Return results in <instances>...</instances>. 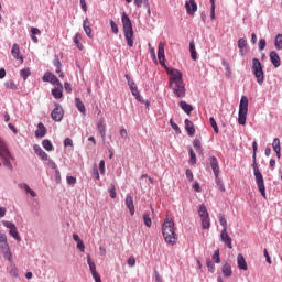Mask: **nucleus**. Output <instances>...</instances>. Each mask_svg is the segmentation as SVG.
<instances>
[{
    "instance_id": "f257e3e1",
    "label": "nucleus",
    "mask_w": 282,
    "mask_h": 282,
    "mask_svg": "<svg viewBox=\"0 0 282 282\" xmlns=\"http://www.w3.org/2000/svg\"><path fill=\"white\" fill-rule=\"evenodd\" d=\"M252 149H253V154H252V169H253V175L256 177V184L258 186V191L260 195L264 198L268 199V195L265 194V181H263V174H261V171H259V166L257 165V151L259 149V145L257 144V141L252 142Z\"/></svg>"
},
{
    "instance_id": "f03ea898",
    "label": "nucleus",
    "mask_w": 282,
    "mask_h": 282,
    "mask_svg": "<svg viewBox=\"0 0 282 282\" xmlns=\"http://www.w3.org/2000/svg\"><path fill=\"white\" fill-rule=\"evenodd\" d=\"M163 238L170 246L177 243V234H175V223L171 218H165L162 226Z\"/></svg>"
},
{
    "instance_id": "7ed1b4c3",
    "label": "nucleus",
    "mask_w": 282,
    "mask_h": 282,
    "mask_svg": "<svg viewBox=\"0 0 282 282\" xmlns=\"http://www.w3.org/2000/svg\"><path fill=\"white\" fill-rule=\"evenodd\" d=\"M121 22L123 25V34L124 39L127 41L128 47H133V24L131 23V19L127 14V12H123L121 15Z\"/></svg>"
},
{
    "instance_id": "20e7f679",
    "label": "nucleus",
    "mask_w": 282,
    "mask_h": 282,
    "mask_svg": "<svg viewBox=\"0 0 282 282\" xmlns=\"http://www.w3.org/2000/svg\"><path fill=\"white\" fill-rule=\"evenodd\" d=\"M252 73L256 76L258 85H263L265 83V73L263 72V65H261V62L259 58L254 57L252 58Z\"/></svg>"
},
{
    "instance_id": "39448f33",
    "label": "nucleus",
    "mask_w": 282,
    "mask_h": 282,
    "mask_svg": "<svg viewBox=\"0 0 282 282\" xmlns=\"http://www.w3.org/2000/svg\"><path fill=\"white\" fill-rule=\"evenodd\" d=\"M247 118H248V97L242 96L239 104L238 124H241V127L246 126Z\"/></svg>"
},
{
    "instance_id": "423d86ee",
    "label": "nucleus",
    "mask_w": 282,
    "mask_h": 282,
    "mask_svg": "<svg viewBox=\"0 0 282 282\" xmlns=\"http://www.w3.org/2000/svg\"><path fill=\"white\" fill-rule=\"evenodd\" d=\"M170 89H172L176 98H184L186 96V84L184 82L170 84Z\"/></svg>"
},
{
    "instance_id": "0eeeda50",
    "label": "nucleus",
    "mask_w": 282,
    "mask_h": 282,
    "mask_svg": "<svg viewBox=\"0 0 282 282\" xmlns=\"http://www.w3.org/2000/svg\"><path fill=\"white\" fill-rule=\"evenodd\" d=\"M165 69L169 74V84L173 85L175 83H183L184 79L182 78V72L175 69V68H169L167 66H165Z\"/></svg>"
},
{
    "instance_id": "6e6552de",
    "label": "nucleus",
    "mask_w": 282,
    "mask_h": 282,
    "mask_svg": "<svg viewBox=\"0 0 282 282\" xmlns=\"http://www.w3.org/2000/svg\"><path fill=\"white\" fill-rule=\"evenodd\" d=\"M54 109L51 112V118L54 120V122H61L63 120V117L65 116V110H63V106L61 104L55 102L54 104Z\"/></svg>"
},
{
    "instance_id": "1a4fd4ad",
    "label": "nucleus",
    "mask_w": 282,
    "mask_h": 282,
    "mask_svg": "<svg viewBox=\"0 0 282 282\" xmlns=\"http://www.w3.org/2000/svg\"><path fill=\"white\" fill-rule=\"evenodd\" d=\"M4 228L9 229V235L15 239V241H21V236L19 235V229H17V225L9 220L2 221Z\"/></svg>"
},
{
    "instance_id": "9d476101",
    "label": "nucleus",
    "mask_w": 282,
    "mask_h": 282,
    "mask_svg": "<svg viewBox=\"0 0 282 282\" xmlns=\"http://www.w3.org/2000/svg\"><path fill=\"white\" fill-rule=\"evenodd\" d=\"M43 83H51V85H57V87H61L63 89V84H61V80L56 75L52 74L51 72H46L42 77Z\"/></svg>"
},
{
    "instance_id": "9b49d317",
    "label": "nucleus",
    "mask_w": 282,
    "mask_h": 282,
    "mask_svg": "<svg viewBox=\"0 0 282 282\" xmlns=\"http://www.w3.org/2000/svg\"><path fill=\"white\" fill-rule=\"evenodd\" d=\"M220 239H221L223 243H225V246H227V248L232 249V238L228 235V229L221 230Z\"/></svg>"
},
{
    "instance_id": "f8f14e48",
    "label": "nucleus",
    "mask_w": 282,
    "mask_h": 282,
    "mask_svg": "<svg viewBox=\"0 0 282 282\" xmlns=\"http://www.w3.org/2000/svg\"><path fill=\"white\" fill-rule=\"evenodd\" d=\"M185 8H186L187 14L193 17L197 12V2H195V0L186 1Z\"/></svg>"
},
{
    "instance_id": "ddd939ff",
    "label": "nucleus",
    "mask_w": 282,
    "mask_h": 282,
    "mask_svg": "<svg viewBox=\"0 0 282 282\" xmlns=\"http://www.w3.org/2000/svg\"><path fill=\"white\" fill-rule=\"evenodd\" d=\"M126 206L130 215L133 217L135 215V205H133V196H131V194L126 196Z\"/></svg>"
},
{
    "instance_id": "4468645a",
    "label": "nucleus",
    "mask_w": 282,
    "mask_h": 282,
    "mask_svg": "<svg viewBox=\"0 0 282 282\" xmlns=\"http://www.w3.org/2000/svg\"><path fill=\"white\" fill-rule=\"evenodd\" d=\"M209 164L212 166V171L215 175V177L219 176V161L216 159V156H210L209 158Z\"/></svg>"
},
{
    "instance_id": "2eb2a0df",
    "label": "nucleus",
    "mask_w": 282,
    "mask_h": 282,
    "mask_svg": "<svg viewBox=\"0 0 282 282\" xmlns=\"http://www.w3.org/2000/svg\"><path fill=\"white\" fill-rule=\"evenodd\" d=\"M0 250L2 252L10 250V245L8 243V236L3 232H0Z\"/></svg>"
},
{
    "instance_id": "dca6fc26",
    "label": "nucleus",
    "mask_w": 282,
    "mask_h": 282,
    "mask_svg": "<svg viewBox=\"0 0 282 282\" xmlns=\"http://www.w3.org/2000/svg\"><path fill=\"white\" fill-rule=\"evenodd\" d=\"M269 56L272 65L275 68L281 67V57L279 56V53H276V51H271Z\"/></svg>"
},
{
    "instance_id": "f3484780",
    "label": "nucleus",
    "mask_w": 282,
    "mask_h": 282,
    "mask_svg": "<svg viewBox=\"0 0 282 282\" xmlns=\"http://www.w3.org/2000/svg\"><path fill=\"white\" fill-rule=\"evenodd\" d=\"M11 54L15 61H21L23 63V55H21V50L19 48V44H13Z\"/></svg>"
},
{
    "instance_id": "a211bd4d",
    "label": "nucleus",
    "mask_w": 282,
    "mask_h": 282,
    "mask_svg": "<svg viewBox=\"0 0 282 282\" xmlns=\"http://www.w3.org/2000/svg\"><path fill=\"white\" fill-rule=\"evenodd\" d=\"M83 28L88 39H94V34L91 33V22H89L88 18L84 20Z\"/></svg>"
},
{
    "instance_id": "6ab92c4d",
    "label": "nucleus",
    "mask_w": 282,
    "mask_h": 282,
    "mask_svg": "<svg viewBox=\"0 0 282 282\" xmlns=\"http://www.w3.org/2000/svg\"><path fill=\"white\" fill-rule=\"evenodd\" d=\"M185 130L191 138L195 135V124L189 119H185Z\"/></svg>"
},
{
    "instance_id": "aec40b11",
    "label": "nucleus",
    "mask_w": 282,
    "mask_h": 282,
    "mask_svg": "<svg viewBox=\"0 0 282 282\" xmlns=\"http://www.w3.org/2000/svg\"><path fill=\"white\" fill-rule=\"evenodd\" d=\"M47 133V128H45V124L43 122H40L37 124V130L35 131L36 138H45V134Z\"/></svg>"
},
{
    "instance_id": "412c9836",
    "label": "nucleus",
    "mask_w": 282,
    "mask_h": 282,
    "mask_svg": "<svg viewBox=\"0 0 282 282\" xmlns=\"http://www.w3.org/2000/svg\"><path fill=\"white\" fill-rule=\"evenodd\" d=\"M178 107H181V109H183L187 116H191V113H193V106L184 100L178 102Z\"/></svg>"
},
{
    "instance_id": "4be33fe9",
    "label": "nucleus",
    "mask_w": 282,
    "mask_h": 282,
    "mask_svg": "<svg viewBox=\"0 0 282 282\" xmlns=\"http://www.w3.org/2000/svg\"><path fill=\"white\" fill-rule=\"evenodd\" d=\"M97 129L101 135L102 139L107 135V127L105 126V119H100L97 123Z\"/></svg>"
},
{
    "instance_id": "5701e85b",
    "label": "nucleus",
    "mask_w": 282,
    "mask_h": 282,
    "mask_svg": "<svg viewBox=\"0 0 282 282\" xmlns=\"http://www.w3.org/2000/svg\"><path fill=\"white\" fill-rule=\"evenodd\" d=\"M33 151H34V153H36V155H39V158H41V160H43V161L47 160L48 155L46 154V152H44L41 149V145H39V144L33 145Z\"/></svg>"
},
{
    "instance_id": "b1692460",
    "label": "nucleus",
    "mask_w": 282,
    "mask_h": 282,
    "mask_svg": "<svg viewBox=\"0 0 282 282\" xmlns=\"http://www.w3.org/2000/svg\"><path fill=\"white\" fill-rule=\"evenodd\" d=\"M237 263H238L239 270H248V263L246 262V258L243 257V254L241 253L238 254Z\"/></svg>"
},
{
    "instance_id": "393cba45",
    "label": "nucleus",
    "mask_w": 282,
    "mask_h": 282,
    "mask_svg": "<svg viewBox=\"0 0 282 282\" xmlns=\"http://www.w3.org/2000/svg\"><path fill=\"white\" fill-rule=\"evenodd\" d=\"M221 272L226 279H230V276H232V265H230L228 262L225 263L221 268Z\"/></svg>"
},
{
    "instance_id": "a878e982",
    "label": "nucleus",
    "mask_w": 282,
    "mask_h": 282,
    "mask_svg": "<svg viewBox=\"0 0 282 282\" xmlns=\"http://www.w3.org/2000/svg\"><path fill=\"white\" fill-rule=\"evenodd\" d=\"M10 155V150H8V145H6V141L0 139V158H7Z\"/></svg>"
},
{
    "instance_id": "bb28decb",
    "label": "nucleus",
    "mask_w": 282,
    "mask_h": 282,
    "mask_svg": "<svg viewBox=\"0 0 282 282\" xmlns=\"http://www.w3.org/2000/svg\"><path fill=\"white\" fill-rule=\"evenodd\" d=\"M193 147L198 155H204V148H202V141L199 139L193 141Z\"/></svg>"
},
{
    "instance_id": "cd10ccee",
    "label": "nucleus",
    "mask_w": 282,
    "mask_h": 282,
    "mask_svg": "<svg viewBox=\"0 0 282 282\" xmlns=\"http://www.w3.org/2000/svg\"><path fill=\"white\" fill-rule=\"evenodd\" d=\"M75 106L78 109V111L83 113V116H85L87 110L85 108V104H83V100H80V98H75Z\"/></svg>"
},
{
    "instance_id": "c85d7f7f",
    "label": "nucleus",
    "mask_w": 282,
    "mask_h": 282,
    "mask_svg": "<svg viewBox=\"0 0 282 282\" xmlns=\"http://www.w3.org/2000/svg\"><path fill=\"white\" fill-rule=\"evenodd\" d=\"M51 93L56 100L63 98V87L61 88V86L53 88Z\"/></svg>"
},
{
    "instance_id": "c756f323",
    "label": "nucleus",
    "mask_w": 282,
    "mask_h": 282,
    "mask_svg": "<svg viewBox=\"0 0 282 282\" xmlns=\"http://www.w3.org/2000/svg\"><path fill=\"white\" fill-rule=\"evenodd\" d=\"M3 158V166H6L7 169H9V171H12L13 166H12V162H10V160H13L12 154H10L7 156H2Z\"/></svg>"
},
{
    "instance_id": "7c9ffc66",
    "label": "nucleus",
    "mask_w": 282,
    "mask_h": 282,
    "mask_svg": "<svg viewBox=\"0 0 282 282\" xmlns=\"http://www.w3.org/2000/svg\"><path fill=\"white\" fill-rule=\"evenodd\" d=\"M189 53L192 61H197V51L195 50V41L189 42Z\"/></svg>"
},
{
    "instance_id": "2f4dec72",
    "label": "nucleus",
    "mask_w": 282,
    "mask_h": 282,
    "mask_svg": "<svg viewBox=\"0 0 282 282\" xmlns=\"http://www.w3.org/2000/svg\"><path fill=\"white\" fill-rule=\"evenodd\" d=\"M189 151V164L191 166H195L197 164V155L195 154V151H193V148H188Z\"/></svg>"
},
{
    "instance_id": "473e14b6",
    "label": "nucleus",
    "mask_w": 282,
    "mask_h": 282,
    "mask_svg": "<svg viewBox=\"0 0 282 282\" xmlns=\"http://www.w3.org/2000/svg\"><path fill=\"white\" fill-rule=\"evenodd\" d=\"M20 188H24L25 193H28L29 195H31V197H36V192H34L30 185H28V183L24 184H20L19 185Z\"/></svg>"
},
{
    "instance_id": "72a5a7b5",
    "label": "nucleus",
    "mask_w": 282,
    "mask_h": 282,
    "mask_svg": "<svg viewBox=\"0 0 282 282\" xmlns=\"http://www.w3.org/2000/svg\"><path fill=\"white\" fill-rule=\"evenodd\" d=\"M31 75H32V70H30V67H25L20 70V76L21 78H23V80H28V78H30Z\"/></svg>"
},
{
    "instance_id": "f704fd0d",
    "label": "nucleus",
    "mask_w": 282,
    "mask_h": 282,
    "mask_svg": "<svg viewBox=\"0 0 282 282\" xmlns=\"http://www.w3.org/2000/svg\"><path fill=\"white\" fill-rule=\"evenodd\" d=\"M198 215H199L200 219H204V218H206V217H210V216L208 215V209H206V205H200V206H199Z\"/></svg>"
},
{
    "instance_id": "c9c22d12",
    "label": "nucleus",
    "mask_w": 282,
    "mask_h": 282,
    "mask_svg": "<svg viewBox=\"0 0 282 282\" xmlns=\"http://www.w3.org/2000/svg\"><path fill=\"white\" fill-rule=\"evenodd\" d=\"M42 147L45 149V151H54V145L52 144V141L50 139H44L42 141Z\"/></svg>"
},
{
    "instance_id": "e433bc0d",
    "label": "nucleus",
    "mask_w": 282,
    "mask_h": 282,
    "mask_svg": "<svg viewBox=\"0 0 282 282\" xmlns=\"http://www.w3.org/2000/svg\"><path fill=\"white\" fill-rule=\"evenodd\" d=\"M200 220H202L203 230H209L210 229V216H207L205 218H200Z\"/></svg>"
},
{
    "instance_id": "4c0bfd02",
    "label": "nucleus",
    "mask_w": 282,
    "mask_h": 282,
    "mask_svg": "<svg viewBox=\"0 0 282 282\" xmlns=\"http://www.w3.org/2000/svg\"><path fill=\"white\" fill-rule=\"evenodd\" d=\"M143 221H144V225L148 227V228H151V226H153V221L151 220V214H149L148 212H145L143 214Z\"/></svg>"
},
{
    "instance_id": "58836bf2",
    "label": "nucleus",
    "mask_w": 282,
    "mask_h": 282,
    "mask_svg": "<svg viewBox=\"0 0 282 282\" xmlns=\"http://www.w3.org/2000/svg\"><path fill=\"white\" fill-rule=\"evenodd\" d=\"M221 65H223V67H225L226 76L228 78H230V76L232 74V70L230 69V64H228V62L226 59H223Z\"/></svg>"
},
{
    "instance_id": "ea45409f",
    "label": "nucleus",
    "mask_w": 282,
    "mask_h": 282,
    "mask_svg": "<svg viewBox=\"0 0 282 282\" xmlns=\"http://www.w3.org/2000/svg\"><path fill=\"white\" fill-rule=\"evenodd\" d=\"M218 219H219L220 226L223 227V230H228V221L226 220V217L224 216V214H219Z\"/></svg>"
},
{
    "instance_id": "a19ab883",
    "label": "nucleus",
    "mask_w": 282,
    "mask_h": 282,
    "mask_svg": "<svg viewBox=\"0 0 282 282\" xmlns=\"http://www.w3.org/2000/svg\"><path fill=\"white\" fill-rule=\"evenodd\" d=\"M124 78H126V80L128 82V86L130 87V90L138 88V85L135 84V82L133 80V78H131V76H129V75L126 74V75H124Z\"/></svg>"
},
{
    "instance_id": "79ce46f5",
    "label": "nucleus",
    "mask_w": 282,
    "mask_h": 282,
    "mask_svg": "<svg viewBox=\"0 0 282 282\" xmlns=\"http://www.w3.org/2000/svg\"><path fill=\"white\" fill-rule=\"evenodd\" d=\"M274 47L275 50H282V34L279 33L276 36H275V40H274Z\"/></svg>"
},
{
    "instance_id": "37998d69",
    "label": "nucleus",
    "mask_w": 282,
    "mask_h": 282,
    "mask_svg": "<svg viewBox=\"0 0 282 282\" xmlns=\"http://www.w3.org/2000/svg\"><path fill=\"white\" fill-rule=\"evenodd\" d=\"M80 33H76L73 37V42L75 43V45L79 48L83 50V43H80Z\"/></svg>"
},
{
    "instance_id": "c03bdc74",
    "label": "nucleus",
    "mask_w": 282,
    "mask_h": 282,
    "mask_svg": "<svg viewBox=\"0 0 282 282\" xmlns=\"http://www.w3.org/2000/svg\"><path fill=\"white\" fill-rule=\"evenodd\" d=\"M87 263L89 265V270H90L91 274L97 273V271H96V263L94 261H91V257L90 256H87Z\"/></svg>"
},
{
    "instance_id": "a18cd8bd",
    "label": "nucleus",
    "mask_w": 282,
    "mask_h": 282,
    "mask_svg": "<svg viewBox=\"0 0 282 282\" xmlns=\"http://www.w3.org/2000/svg\"><path fill=\"white\" fill-rule=\"evenodd\" d=\"M4 87L7 89H12L13 91H17V89H19V87L17 86V84L14 83V80H8L4 83Z\"/></svg>"
},
{
    "instance_id": "49530a36",
    "label": "nucleus",
    "mask_w": 282,
    "mask_h": 282,
    "mask_svg": "<svg viewBox=\"0 0 282 282\" xmlns=\"http://www.w3.org/2000/svg\"><path fill=\"white\" fill-rule=\"evenodd\" d=\"M216 180V185L218 186L219 191L221 193H226V186L224 185V181L219 178V176L215 177Z\"/></svg>"
},
{
    "instance_id": "de8ad7c7",
    "label": "nucleus",
    "mask_w": 282,
    "mask_h": 282,
    "mask_svg": "<svg viewBox=\"0 0 282 282\" xmlns=\"http://www.w3.org/2000/svg\"><path fill=\"white\" fill-rule=\"evenodd\" d=\"M209 124L212 129H214L215 133H219V127L217 126V121L215 120V117L209 118Z\"/></svg>"
},
{
    "instance_id": "09e8293b",
    "label": "nucleus",
    "mask_w": 282,
    "mask_h": 282,
    "mask_svg": "<svg viewBox=\"0 0 282 282\" xmlns=\"http://www.w3.org/2000/svg\"><path fill=\"white\" fill-rule=\"evenodd\" d=\"M206 265L208 268V271L213 274L215 272V263L213 262V260H210V258L206 259Z\"/></svg>"
},
{
    "instance_id": "8fccbe9b",
    "label": "nucleus",
    "mask_w": 282,
    "mask_h": 282,
    "mask_svg": "<svg viewBox=\"0 0 282 282\" xmlns=\"http://www.w3.org/2000/svg\"><path fill=\"white\" fill-rule=\"evenodd\" d=\"M44 162H47V166L53 169V171L58 170V166L56 165V162H54V160L50 159V156H47V160H44Z\"/></svg>"
},
{
    "instance_id": "3c124183",
    "label": "nucleus",
    "mask_w": 282,
    "mask_h": 282,
    "mask_svg": "<svg viewBox=\"0 0 282 282\" xmlns=\"http://www.w3.org/2000/svg\"><path fill=\"white\" fill-rule=\"evenodd\" d=\"M273 151L281 150V140L279 138H274L272 142Z\"/></svg>"
},
{
    "instance_id": "603ef678",
    "label": "nucleus",
    "mask_w": 282,
    "mask_h": 282,
    "mask_svg": "<svg viewBox=\"0 0 282 282\" xmlns=\"http://www.w3.org/2000/svg\"><path fill=\"white\" fill-rule=\"evenodd\" d=\"M238 47L239 50H243L246 47H248V41H246V39L241 37L238 40Z\"/></svg>"
},
{
    "instance_id": "864d4df0",
    "label": "nucleus",
    "mask_w": 282,
    "mask_h": 282,
    "mask_svg": "<svg viewBox=\"0 0 282 282\" xmlns=\"http://www.w3.org/2000/svg\"><path fill=\"white\" fill-rule=\"evenodd\" d=\"M10 274H11V276L19 279V269H17L15 264H11Z\"/></svg>"
},
{
    "instance_id": "5fc2aeb1",
    "label": "nucleus",
    "mask_w": 282,
    "mask_h": 282,
    "mask_svg": "<svg viewBox=\"0 0 282 282\" xmlns=\"http://www.w3.org/2000/svg\"><path fill=\"white\" fill-rule=\"evenodd\" d=\"M2 253H3L4 259H7V261H9V263H12V251H10V249H9L7 251H2Z\"/></svg>"
},
{
    "instance_id": "6e6d98bb",
    "label": "nucleus",
    "mask_w": 282,
    "mask_h": 282,
    "mask_svg": "<svg viewBox=\"0 0 282 282\" xmlns=\"http://www.w3.org/2000/svg\"><path fill=\"white\" fill-rule=\"evenodd\" d=\"M110 28L113 34H118V32H120V30L118 29V24H116L113 20H110Z\"/></svg>"
},
{
    "instance_id": "4d7b16f0",
    "label": "nucleus",
    "mask_w": 282,
    "mask_h": 282,
    "mask_svg": "<svg viewBox=\"0 0 282 282\" xmlns=\"http://www.w3.org/2000/svg\"><path fill=\"white\" fill-rule=\"evenodd\" d=\"M110 197L111 199H116L117 193H116V185L111 184L109 188Z\"/></svg>"
},
{
    "instance_id": "13d9d810",
    "label": "nucleus",
    "mask_w": 282,
    "mask_h": 282,
    "mask_svg": "<svg viewBox=\"0 0 282 282\" xmlns=\"http://www.w3.org/2000/svg\"><path fill=\"white\" fill-rule=\"evenodd\" d=\"M213 260L215 263H221V258H219V249H217L213 254Z\"/></svg>"
},
{
    "instance_id": "bf43d9fd",
    "label": "nucleus",
    "mask_w": 282,
    "mask_h": 282,
    "mask_svg": "<svg viewBox=\"0 0 282 282\" xmlns=\"http://www.w3.org/2000/svg\"><path fill=\"white\" fill-rule=\"evenodd\" d=\"M170 124H171L172 129H174V131H176V133H182V130L180 129V126H177V123H175L173 121V119L170 120Z\"/></svg>"
},
{
    "instance_id": "052dcab7",
    "label": "nucleus",
    "mask_w": 282,
    "mask_h": 282,
    "mask_svg": "<svg viewBox=\"0 0 282 282\" xmlns=\"http://www.w3.org/2000/svg\"><path fill=\"white\" fill-rule=\"evenodd\" d=\"M158 58H159V63L162 67H165L166 68V56L163 54V55H158Z\"/></svg>"
},
{
    "instance_id": "680f3d73",
    "label": "nucleus",
    "mask_w": 282,
    "mask_h": 282,
    "mask_svg": "<svg viewBox=\"0 0 282 282\" xmlns=\"http://www.w3.org/2000/svg\"><path fill=\"white\" fill-rule=\"evenodd\" d=\"M164 55V43L160 42L158 46V56Z\"/></svg>"
},
{
    "instance_id": "e2e57ef3",
    "label": "nucleus",
    "mask_w": 282,
    "mask_h": 282,
    "mask_svg": "<svg viewBox=\"0 0 282 282\" xmlns=\"http://www.w3.org/2000/svg\"><path fill=\"white\" fill-rule=\"evenodd\" d=\"M265 45H267L265 39H260L259 40V51L263 52V50H265Z\"/></svg>"
},
{
    "instance_id": "0e129e2a",
    "label": "nucleus",
    "mask_w": 282,
    "mask_h": 282,
    "mask_svg": "<svg viewBox=\"0 0 282 282\" xmlns=\"http://www.w3.org/2000/svg\"><path fill=\"white\" fill-rule=\"evenodd\" d=\"M66 182L69 186H74L76 184V177L74 176H67Z\"/></svg>"
},
{
    "instance_id": "69168bd1",
    "label": "nucleus",
    "mask_w": 282,
    "mask_h": 282,
    "mask_svg": "<svg viewBox=\"0 0 282 282\" xmlns=\"http://www.w3.org/2000/svg\"><path fill=\"white\" fill-rule=\"evenodd\" d=\"M185 175H186V178L189 181V182H193V171H191V169H187L185 171Z\"/></svg>"
},
{
    "instance_id": "338daca9",
    "label": "nucleus",
    "mask_w": 282,
    "mask_h": 282,
    "mask_svg": "<svg viewBox=\"0 0 282 282\" xmlns=\"http://www.w3.org/2000/svg\"><path fill=\"white\" fill-rule=\"evenodd\" d=\"M212 3L210 8V19H215V0H209Z\"/></svg>"
},
{
    "instance_id": "774afa93",
    "label": "nucleus",
    "mask_w": 282,
    "mask_h": 282,
    "mask_svg": "<svg viewBox=\"0 0 282 282\" xmlns=\"http://www.w3.org/2000/svg\"><path fill=\"white\" fill-rule=\"evenodd\" d=\"M99 171L101 175H105V160L99 162Z\"/></svg>"
}]
</instances>
